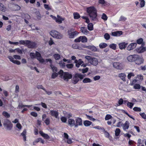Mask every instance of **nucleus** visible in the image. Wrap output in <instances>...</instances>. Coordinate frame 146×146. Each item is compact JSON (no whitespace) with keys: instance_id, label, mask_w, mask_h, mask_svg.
<instances>
[{"instance_id":"obj_53","label":"nucleus","mask_w":146,"mask_h":146,"mask_svg":"<svg viewBox=\"0 0 146 146\" xmlns=\"http://www.w3.org/2000/svg\"><path fill=\"white\" fill-rule=\"evenodd\" d=\"M66 66L68 68L71 69L73 68L74 65L72 64H66Z\"/></svg>"},{"instance_id":"obj_15","label":"nucleus","mask_w":146,"mask_h":146,"mask_svg":"<svg viewBox=\"0 0 146 146\" xmlns=\"http://www.w3.org/2000/svg\"><path fill=\"white\" fill-rule=\"evenodd\" d=\"M68 125L71 127H75V121L73 119H69L68 120Z\"/></svg>"},{"instance_id":"obj_3","label":"nucleus","mask_w":146,"mask_h":146,"mask_svg":"<svg viewBox=\"0 0 146 146\" xmlns=\"http://www.w3.org/2000/svg\"><path fill=\"white\" fill-rule=\"evenodd\" d=\"M85 58L88 60V63H90V64L96 66L98 64V60L96 58L88 56H86Z\"/></svg>"},{"instance_id":"obj_20","label":"nucleus","mask_w":146,"mask_h":146,"mask_svg":"<svg viewBox=\"0 0 146 146\" xmlns=\"http://www.w3.org/2000/svg\"><path fill=\"white\" fill-rule=\"evenodd\" d=\"M127 45V43L124 42H122L119 44V48L120 49H124Z\"/></svg>"},{"instance_id":"obj_50","label":"nucleus","mask_w":146,"mask_h":146,"mask_svg":"<svg viewBox=\"0 0 146 146\" xmlns=\"http://www.w3.org/2000/svg\"><path fill=\"white\" fill-rule=\"evenodd\" d=\"M101 18L105 21L107 20L108 19L105 13H103L102 14Z\"/></svg>"},{"instance_id":"obj_52","label":"nucleus","mask_w":146,"mask_h":146,"mask_svg":"<svg viewBox=\"0 0 146 146\" xmlns=\"http://www.w3.org/2000/svg\"><path fill=\"white\" fill-rule=\"evenodd\" d=\"M141 86L139 84H136L134 86V88L135 89H140Z\"/></svg>"},{"instance_id":"obj_12","label":"nucleus","mask_w":146,"mask_h":146,"mask_svg":"<svg viewBox=\"0 0 146 146\" xmlns=\"http://www.w3.org/2000/svg\"><path fill=\"white\" fill-rule=\"evenodd\" d=\"M50 114L52 116L56 118H58V112L57 111L51 110L50 112Z\"/></svg>"},{"instance_id":"obj_42","label":"nucleus","mask_w":146,"mask_h":146,"mask_svg":"<svg viewBox=\"0 0 146 146\" xmlns=\"http://www.w3.org/2000/svg\"><path fill=\"white\" fill-rule=\"evenodd\" d=\"M50 66L51 67L52 71L53 72H57V68L56 67H55L52 64L50 65Z\"/></svg>"},{"instance_id":"obj_25","label":"nucleus","mask_w":146,"mask_h":146,"mask_svg":"<svg viewBox=\"0 0 146 146\" xmlns=\"http://www.w3.org/2000/svg\"><path fill=\"white\" fill-rule=\"evenodd\" d=\"M92 123V122L88 120H86L84 121L83 124L86 127H88L90 126Z\"/></svg>"},{"instance_id":"obj_39","label":"nucleus","mask_w":146,"mask_h":146,"mask_svg":"<svg viewBox=\"0 0 146 146\" xmlns=\"http://www.w3.org/2000/svg\"><path fill=\"white\" fill-rule=\"evenodd\" d=\"M59 64L61 68H64L65 67V63L62 61H60Z\"/></svg>"},{"instance_id":"obj_23","label":"nucleus","mask_w":146,"mask_h":146,"mask_svg":"<svg viewBox=\"0 0 146 146\" xmlns=\"http://www.w3.org/2000/svg\"><path fill=\"white\" fill-rule=\"evenodd\" d=\"M129 122L128 121H126L125 123L123 124V129L125 130L126 129H127L129 128Z\"/></svg>"},{"instance_id":"obj_43","label":"nucleus","mask_w":146,"mask_h":146,"mask_svg":"<svg viewBox=\"0 0 146 146\" xmlns=\"http://www.w3.org/2000/svg\"><path fill=\"white\" fill-rule=\"evenodd\" d=\"M86 116L87 117V118L89 120L91 121H94L96 120V119L94 118L92 116H90L87 114L86 115Z\"/></svg>"},{"instance_id":"obj_4","label":"nucleus","mask_w":146,"mask_h":146,"mask_svg":"<svg viewBox=\"0 0 146 146\" xmlns=\"http://www.w3.org/2000/svg\"><path fill=\"white\" fill-rule=\"evenodd\" d=\"M58 73L59 74L63 76V79L66 81H68L69 79H71L72 77V75L68 72H64L62 70H60Z\"/></svg>"},{"instance_id":"obj_14","label":"nucleus","mask_w":146,"mask_h":146,"mask_svg":"<svg viewBox=\"0 0 146 146\" xmlns=\"http://www.w3.org/2000/svg\"><path fill=\"white\" fill-rule=\"evenodd\" d=\"M8 58L10 60V61L13 63L16 64L18 65L21 64V62L17 60H15L11 56L8 57Z\"/></svg>"},{"instance_id":"obj_17","label":"nucleus","mask_w":146,"mask_h":146,"mask_svg":"<svg viewBox=\"0 0 146 146\" xmlns=\"http://www.w3.org/2000/svg\"><path fill=\"white\" fill-rule=\"evenodd\" d=\"M122 31H117L112 32L111 33V35L113 36H118L122 34Z\"/></svg>"},{"instance_id":"obj_64","label":"nucleus","mask_w":146,"mask_h":146,"mask_svg":"<svg viewBox=\"0 0 146 146\" xmlns=\"http://www.w3.org/2000/svg\"><path fill=\"white\" fill-rule=\"evenodd\" d=\"M46 125H48L50 124V119L48 118H47L44 121Z\"/></svg>"},{"instance_id":"obj_27","label":"nucleus","mask_w":146,"mask_h":146,"mask_svg":"<svg viewBox=\"0 0 146 146\" xmlns=\"http://www.w3.org/2000/svg\"><path fill=\"white\" fill-rule=\"evenodd\" d=\"M39 133L45 139H48L50 138L48 135L44 133L42 131H40Z\"/></svg>"},{"instance_id":"obj_51","label":"nucleus","mask_w":146,"mask_h":146,"mask_svg":"<svg viewBox=\"0 0 146 146\" xmlns=\"http://www.w3.org/2000/svg\"><path fill=\"white\" fill-rule=\"evenodd\" d=\"M133 110L135 111H141V110L140 108L137 107H135L133 108Z\"/></svg>"},{"instance_id":"obj_54","label":"nucleus","mask_w":146,"mask_h":146,"mask_svg":"<svg viewBox=\"0 0 146 146\" xmlns=\"http://www.w3.org/2000/svg\"><path fill=\"white\" fill-rule=\"evenodd\" d=\"M82 38V36H80L78 38H76V39H75L74 40V41L76 42H80V41L82 42L81 38Z\"/></svg>"},{"instance_id":"obj_33","label":"nucleus","mask_w":146,"mask_h":146,"mask_svg":"<svg viewBox=\"0 0 146 146\" xmlns=\"http://www.w3.org/2000/svg\"><path fill=\"white\" fill-rule=\"evenodd\" d=\"M93 25L92 23H90L88 24V28L90 31H92L93 29Z\"/></svg>"},{"instance_id":"obj_41","label":"nucleus","mask_w":146,"mask_h":146,"mask_svg":"<svg viewBox=\"0 0 146 146\" xmlns=\"http://www.w3.org/2000/svg\"><path fill=\"white\" fill-rule=\"evenodd\" d=\"M134 104L131 102H127V106L130 108H132L133 107V106Z\"/></svg>"},{"instance_id":"obj_31","label":"nucleus","mask_w":146,"mask_h":146,"mask_svg":"<svg viewBox=\"0 0 146 146\" xmlns=\"http://www.w3.org/2000/svg\"><path fill=\"white\" fill-rule=\"evenodd\" d=\"M29 42V40H20L19 41V44L21 45H27V42Z\"/></svg>"},{"instance_id":"obj_29","label":"nucleus","mask_w":146,"mask_h":146,"mask_svg":"<svg viewBox=\"0 0 146 146\" xmlns=\"http://www.w3.org/2000/svg\"><path fill=\"white\" fill-rule=\"evenodd\" d=\"M88 49L94 52L96 51L97 50L96 48L93 45H89Z\"/></svg>"},{"instance_id":"obj_5","label":"nucleus","mask_w":146,"mask_h":146,"mask_svg":"<svg viewBox=\"0 0 146 146\" xmlns=\"http://www.w3.org/2000/svg\"><path fill=\"white\" fill-rule=\"evenodd\" d=\"M50 34L53 37L58 39L62 38L63 36L61 33L54 30L51 31Z\"/></svg>"},{"instance_id":"obj_40","label":"nucleus","mask_w":146,"mask_h":146,"mask_svg":"<svg viewBox=\"0 0 146 146\" xmlns=\"http://www.w3.org/2000/svg\"><path fill=\"white\" fill-rule=\"evenodd\" d=\"M127 19V18L125 17L121 16L119 20V21H125Z\"/></svg>"},{"instance_id":"obj_59","label":"nucleus","mask_w":146,"mask_h":146,"mask_svg":"<svg viewBox=\"0 0 146 146\" xmlns=\"http://www.w3.org/2000/svg\"><path fill=\"white\" fill-rule=\"evenodd\" d=\"M61 121L64 123H65L66 121V118L64 117H62L60 118Z\"/></svg>"},{"instance_id":"obj_36","label":"nucleus","mask_w":146,"mask_h":146,"mask_svg":"<svg viewBox=\"0 0 146 146\" xmlns=\"http://www.w3.org/2000/svg\"><path fill=\"white\" fill-rule=\"evenodd\" d=\"M2 115L6 118H9L10 117V114L7 112L3 111L2 113Z\"/></svg>"},{"instance_id":"obj_61","label":"nucleus","mask_w":146,"mask_h":146,"mask_svg":"<svg viewBox=\"0 0 146 146\" xmlns=\"http://www.w3.org/2000/svg\"><path fill=\"white\" fill-rule=\"evenodd\" d=\"M19 87L18 85H17L15 86V92L16 93H18L19 92Z\"/></svg>"},{"instance_id":"obj_34","label":"nucleus","mask_w":146,"mask_h":146,"mask_svg":"<svg viewBox=\"0 0 146 146\" xmlns=\"http://www.w3.org/2000/svg\"><path fill=\"white\" fill-rule=\"evenodd\" d=\"M107 46V44L105 43H102L99 44V46L100 48H103L106 47Z\"/></svg>"},{"instance_id":"obj_32","label":"nucleus","mask_w":146,"mask_h":146,"mask_svg":"<svg viewBox=\"0 0 146 146\" xmlns=\"http://www.w3.org/2000/svg\"><path fill=\"white\" fill-rule=\"evenodd\" d=\"M0 10L3 12H5L6 10V8L5 7L3 4L1 3H0Z\"/></svg>"},{"instance_id":"obj_13","label":"nucleus","mask_w":146,"mask_h":146,"mask_svg":"<svg viewBox=\"0 0 146 146\" xmlns=\"http://www.w3.org/2000/svg\"><path fill=\"white\" fill-rule=\"evenodd\" d=\"M137 43H132L129 44L127 48V49L128 50H131L135 48L136 45Z\"/></svg>"},{"instance_id":"obj_24","label":"nucleus","mask_w":146,"mask_h":146,"mask_svg":"<svg viewBox=\"0 0 146 146\" xmlns=\"http://www.w3.org/2000/svg\"><path fill=\"white\" fill-rule=\"evenodd\" d=\"M93 128L96 129H101L103 132H106L108 135H109V133L107 131H105V129L103 127H101L99 126H97L94 127Z\"/></svg>"},{"instance_id":"obj_55","label":"nucleus","mask_w":146,"mask_h":146,"mask_svg":"<svg viewBox=\"0 0 146 146\" xmlns=\"http://www.w3.org/2000/svg\"><path fill=\"white\" fill-rule=\"evenodd\" d=\"M58 75V74L57 73L54 72L52 73L51 76V78L52 79L55 78Z\"/></svg>"},{"instance_id":"obj_7","label":"nucleus","mask_w":146,"mask_h":146,"mask_svg":"<svg viewBox=\"0 0 146 146\" xmlns=\"http://www.w3.org/2000/svg\"><path fill=\"white\" fill-rule=\"evenodd\" d=\"M3 125L4 127H6L7 130H11L13 127L12 124L8 119H6L4 121Z\"/></svg>"},{"instance_id":"obj_58","label":"nucleus","mask_w":146,"mask_h":146,"mask_svg":"<svg viewBox=\"0 0 146 146\" xmlns=\"http://www.w3.org/2000/svg\"><path fill=\"white\" fill-rule=\"evenodd\" d=\"M140 115L144 119H146V114L144 113H140Z\"/></svg>"},{"instance_id":"obj_2","label":"nucleus","mask_w":146,"mask_h":146,"mask_svg":"<svg viewBox=\"0 0 146 146\" xmlns=\"http://www.w3.org/2000/svg\"><path fill=\"white\" fill-rule=\"evenodd\" d=\"M127 59L130 62L135 61L137 59H138L139 61V62L137 61L135 62L136 64L138 65L143 63V58L137 54L129 55L127 57Z\"/></svg>"},{"instance_id":"obj_6","label":"nucleus","mask_w":146,"mask_h":146,"mask_svg":"<svg viewBox=\"0 0 146 146\" xmlns=\"http://www.w3.org/2000/svg\"><path fill=\"white\" fill-rule=\"evenodd\" d=\"M85 77V76L82 74H76L74 76L73 79V83L74 84H76L79 80V78L81 79H82Z\"/></svg>"},{"instance_id":"obj_1","label":"nucleus","mask_w":146,"mask_h":146,"mask_svg":"<svg viewBox=\"0 0 146 146\" xmlns=\"http://www.w3.org/2000/svg\"><path fill=\"white\" fill-rule=\"evenodd\" d=\"M88 15L92 20H95L97 19V10L94 6H91L86 9Z\"/></svg>"},{"instance_id":"obj_28","label":"nucleus","mask_w":146,"mask_h":146,"mask_svg":"<svg viewBox=\"0 0 146 146\" xmlns=\"http://www.w3.org/2000/svg\"><path fill=\"white\" fill-rule=\"evenodd\" d=\"M81 32L85 35H86L88 32L87 29L84 27H81L80 29Z\"/></svg>"},{"instance_id":"obj_18","label":"nucleus","mask_w":146,"mask_h":146,"mask_svg":"<svg viewBox=\"0 0 146 146\" xmlns=\"http://www.w3.org/2000/svg\"><path fill=\"white\" fill-rule=\"evenodd\" d=\"M64 20V18L58 15L56 22L59 24H61L62 23V21Z\"/></svg>"},{"instance_id":"obj_38","label":"nucleus","mask_w":146,"mask_h":146,"mask_svg":"<svg viewBox=\"0 0 146 146\" xmlns=\"http://www.w3.org/2000/svg\"><path fill=\"white\" fill-rule=\"evenodd\" d=\"M54 58L56 60H58L60 58V55L58 54H54L53 55Z\"/></svg>"},{"instance_id":"obj_21","label":"nucleus","mask_w":146,"mask_h":146,"mask_svg":"<svg viewBox=\"0 0 146 146\" xmlns=\"http://www.w3.org/2000/svg\"><path fill=\"white\" fill-rule=\"evenodd\" d=\"M118 76L122 80L124 81H125V78L126 76L125 73L119 74Z\"/></svg>"},{"instance_id":"obj_8","label":"nucleus","mask_w":146,"mask_h":146,"mask_svg":"<svg viewBox=\"0 0 146 146\" xmlns=\"http://www.w3.org/2000/svg\"><path fill=\"white\" fill-rule=\"evenodd\" d=\"M35 56L37 57V59L40 62L42 63L44 62V60L41 57V54L37 51L36 52Z\"/></svg>"},{"instance_id":"obj_26","label":"nucleus","mask_w":146,"mask_h":146,"mask_svg":"<svg viewBox=\"0 0 146 146\" xmlns=\"http://www.w3.org/2000/svg\"><path fill=\"white\" fill-rule=\"evenodd\" d=\"M26 129H25L21 134V135H22L23 137V139L24 141H26Z\"/></svg>"},{"instance_id":"obj_57","label":"nucleus","mask_w":146,"mask_h":146,"mask_svg":"<svg viewBox=\"0 0 146 146\" xmlns=\"http://www.w3.org/2000/svg\"><path fill=\"white\" fill-rule=\"evenodd\" d=\"M16 127L19 130H20L22 127L21 125L19 123H18L17 124Z\"/></svg>"},{"instance_id":"obj_22","label":"nucleus","mask_w":146,"mask_h":146,"mask_svg":"<svg viewBox=\"0 0 146 146\" xmlns=\"http://www.w3.org/2000/svg\"><path fill=\"white\" fill-rule=\"evenodd\" d=\"M76 31L72 32L71 31H68V33L69 36V37L70 38H73L75 35L76 34Z\"/></svg>"},{"instance_id":"obj_63","label":"nucleus","mask_w":146,"mask_h":146,"mask_svg":"<svg viewBox=\"0 0 146 146\" xmlns=\"http://www.w3.org/2000/svg\"><path fill=\"white\" fill-rule=\"evenodd\" d=\"M137 78L140 80H142L143 79V76L141 75H138L137 76Z\"/></svg>"},{"instance_id":"obj_49","label":"nucleus","mask_w":146,"mask_h":146,"mask_svg":"<svg viewBox=\"0 0 146 146\" xmlns=\"http://www.w3.org/2000/svg\"><path fill=\"white\" fill-rule=\"evenodd\" d=\"M135 74H134L132 72L129 73L127 75V78L128 79H130L132 76H134Z\"/></svg>"},{"instance_id":"obj_45","label":"nucleus","mask_w":146,"mask_h":146,"mask_svg":"<svg viewBox=\"0 0 146 146\" xmlns=\"http://www.w3.org/2000/svg\"><path fill=\"white\" fill-rule=\"evenodd\" d=\"M109 47L112 49L115 50L116 49V44H112L109 45Z\"/></svg>"},{"instance_id":"obj_46","label":"nucleus","mask_w":146,"mask_h":146,"mask_svg":"<svg viewBox=\"0 0 146 146\" xmlns=\"http://www.w3.org/2000/svg\"><path fill=\"white\" fill-rule=\"evenodd\" d=\"M120 132V130L119 128H117L115 131V135L116 136H118Z\"/></svg>"},{"instance_id":"obj_9","label":"nucleus","mask_w":146,"mask_h":146,"mask_svg":"<svg viewBox=\"0 0 146 146\" xmlns=\"http://www.w3.org/2000/svg\"><path fill=\"white\" fill-rule=\"evenodd\" d=\"M113 66L117 69L121 70L123 68V67L122 64L119 62H114L113 63Z\"/></svg>"},{"instance_id":"obj_48","label":"nucleus","mask_w":146,"mask_h":146,"mask_svg":"<svg viewBox=\"0 0 146 146\" xmlns=\"http://www.w3.org/2000/svg\"><path fill=\"white\" fill-rule=\"evenodd\" d=\"M81 38L82 42H86L87 41V39L86 37L85 36H82Z\"/></svg>"},{"instance_id":"obj_47","label":"nucleus","mask_w":146,"mask_h":146,"mask_svg":"<svg viewBox=\"0 0 146 146\" xmlns=\"http://www.w3.org/2000/svg\"><path fill=\"white\" fill-rule=\"evenodd\" d=\"M140 1V5L141 7H144L145 5V1L144 0H139Z\"/></svg>"},{"instance_id":"obj_16","label":"nucleus","mask_w":146,"mask_h":146,"mask_svg":"<svg viewBox=\"0 0 146 146\" xmlns=\"http://www.w3.org/2000/svg\"><path fill=\"white\" fill-rule=\"evenodd\" d=\"M146 47L141 46L136 49V51L139 53H142L146 51Z\"/></svg>"},{"instance_id":"obj_56","label":"nucleus","mask_w":146,"mask_h":146,"mask_svg":"<svg viewBox=\"0 0 146 146\" xmlns=\"http://www.w3.org/2000/svg\"><path fill=\"white\" fill-rule=\"evenodd\" d=\"M143 41V39L142 38H141L138 39L137 40V42L138 44H140L142 43Z\"/></svg>"},{"instance_id":"obj_10","label":"nucleus","mask_w":146,"mask_h":146,"mask_svg":"<svg viewBox=\"0 0 146 146\" xmlns=\"http://www.w3.org/2000/svg\"><path fill=\"white\" fill-rule=\"evenodd\" d=\"M26 46L29 48H34L36 47V44L35 42L29 40Z\"/></svg>"},{"instance_id":"obj_62","label":"nucleus","mask_w":146,"mask_h":146,"mask_svg":"<svg viewBox=\"0 0 146 146\" xmlns=\"http://www.w3.org/2000/svg\"><path fill=\"white\" fill-rule=\"evenodd\" d=\"M118 103L119 105H117L118 106H119L122 105L123 103V99L122 98L119 99L118 101Z\"/></svg>"},{"instance_id":"obj_60","label":"nucleus","mask_w":146,"mask_h":146,"mask_svg":"<svg viewBox=\"0 0 146 146\" xmlns=\"http://www.w3.org/2000/svg\"><path fill=\"white\" fill-rule=\"evenodd\" d=\"M112 117V116L110 115L107 114L106 116L105 119L106 120H108L111 118Z\"/></svg>"},{"instance_id":"obj_30","label":"nucleus","mask_w":146,"mask_h":146,"mask_svg":"<svg viewBox=\"0 0 146 146\" xmlns=\"http://www.w3.org/2000/svg\"><path fill=\"white\" fill-rule=\"evenodd\" d=\"M31 106H30V105H23V104L22 103H19L18 106V107H17V108L20 109V108H23V107H27V108H30L31 107Z\"/></svg>"},{"instance_id":"obj_11","label":"nucleus","mask_w":146,"mask_h":146,"mask_svg":"<svg viewBox=\"0 0 146 146\" xmlns=\"http://www.w3.org/2000/svg\"><path fill=\"white\" fill-rule=\"evenodd\" d=\"M75 121V127H77L78 126H81L82 125V121L81 118L77 117L76 118Z\"/></svg>"},{"instance_id":"obj_44","label":"nucleus","mask_w":146,"mask_h":146,"mask_svg":"<svg viewBox=\"0 0 146 146\" xmlns=\"http://www.w3.org/2000/svg\"><path fill=\"white\" fill-rule=\"evenodd\" d=\"M104 38L106 40H108L110 39V36L108 33H105L104 35Z\"/></svg>"},{"instance_id":"obj_19","label":"nucleus","mask_w":146,"mask_h":146,"mask_svg":"<svg viewBox=\"0 0 146 146\" xmlns=\"http://www.w3.org/2000/svg\"><path fill=\"white\" fill-rule=\"evenodd\" d=\"M39 142H40L42 144L44 143V141L41 138H38L36 139L33 142V144L34 145H35L36 143H38Z\"/></svg>"},{"instance_id":"obj_35","label":"nucleus","mask_w":146,"mask_h":146,"mask_svg":"<svg viewBox=\"0 0 146 146\" xmlns=\"http://www.w3.org/2000/svg\"><path fill=\"white\" fill-rule=\"evenodd\" d=\"M83 82L84 83H90L91 82L92 80L88 78H86L83 80Z\"/></svg>"},{"instance_id":"obj_37","label":"nucleus","mask_w":146,"mask_h":146,"mask_svg":"<svg viewBox=\"0 0 146 146\" xmlns=\"http://www.w3.org/2000/svg\"><path fill=\"white\" fill-rule=\"evenodd\" d=\"M74 18L75 19H78L80 17V16L79 14L77 13H73Z\"/></svg>"}]
</instances>
